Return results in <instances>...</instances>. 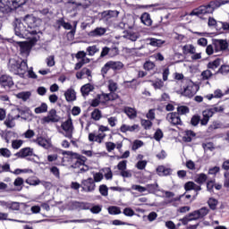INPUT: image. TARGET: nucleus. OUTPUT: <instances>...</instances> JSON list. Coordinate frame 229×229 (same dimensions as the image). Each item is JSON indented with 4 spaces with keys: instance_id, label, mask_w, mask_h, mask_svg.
<instances>
[{
    "instance_id": "53",
    "label": "nucleus",
    "mask_w": 229,
    "mask_h": 229,
    "mask_svg": "<svg viewBox=\"0 0 229 229\" xmlns=\"http://www.w3.org/2000/svg\"><path fill=\"white\" fill-rule=\"evenodd\" d=\"M146 165H148V161L140 160L135 165V167H137V169H139L140 171H143V169H146Z\"/></svg>"
},
{
    "instance_id": "29",
    "label": "nucleus",
    "mask_w": 229,
    "mask_h": 229,
    "mask_svg": "<svg viewBox=\"0 0 229 229\" xmlns=\"http://www.w3.org/2000/svg\"><path fill=\"white\" fill-rule=\"evenodd\" d=\"M140 19L142 24H144L145 26H151V24H153V21L151 20V15H149V13H142Z\"/></svg>"
},
{
    "instance_id": "48",
    "label": "nucleus",
    "mask_w": 229,
    "mask_h": 229,
    "mask_svg": "<svg viewBox=\"0 0 229 229\" xmlns=\"http://www.w3.org/2000/svg\"><path fill=\"white\" fill-rule=\"evenodd\" d=\"M189 112H191V110L187 106H181L177 107V114L179 115H185V114H189Z\"/></svg>"
},
{
    "instance_id": "54",
    "label": "nucleus",
    "mask_w": 229,
    "mask_h": 229,
    "mask_svg": "<svg viewBox=\"0 0 229 229\" xmlns=\"http://www.w3.org/2000/svg\"><path fill=\"white\" fill-rule=\"evenodd\" d=\"M145 71H153L155 69V63L151 61H147L143 64Z\"/></svg>"
},
{
    "instance_id": "20",
    "label": "nucleus",
    "mask_w": 229,
    "mask_h": 229,
    "mask_svg": "<svg viewBox=\"0 0 229 229\" xmlns=\"http://www.w3.org/2000/svg\"><path fill=\"white\" fill-rule=\"evenodd\" d=\"M33 148H23L18 153H16V157L18 158H26V157H33Z\"/></svg>"
},
{
    "instance_id": "26",
    "label": "nucleus",
    "mask_w": 229,
    "mask_h": 229,
    "mask_svg": "<svg viewBox=\"0 0 229 229\" xmlns=\"http://www.w3.org/2000/svg\"><path fill=\"white\" fill-rule=\"evenodd\" d=\"M93 91H94V85L90 83H87L81 88V92L84 98L89 96V94H90V92H93Z\"/></svg>"
},
{
    "instance_id": "14",
    "label": "nucleus",
    "mask_w": 229,
    "mask_h": 229,
    "mask_svg": "<svg viewBox=\"0 0 229 229\" xmlns=\"http://www.w3.org/2000/svg\"><path fill=\"white\" fill-rule=\"evenodd\" d=\"M213 46L216 53L226 51L228 49V41L226 39H214Z\"/></svg>"
},
{
    "instance_id": "57",
    "label": "nucleus",
    "mask_w": 229,
    "mask_h": 229,
    "mask_svg": "<svg viewBox=\"0 0 229 229\" xmlns=\"http://www.w3.org/2000/svg\"><path fill=\"white\" fill-rule=\"evenodd\" d=\"M0 156L4 158H10L12 157V151L8 148H0Z\"/></svg>"
},
{
    "instance_id": "3",
    "label": "nucleus",
    "mask_w": 229,
    "mask_h": 229,
    "mask_svg": "<svg viewBox=\"0 0 229 229\" xmlns=\"http://www.w3.org/2000/svg\"><path fill=\"white\" fill-rule=\"evenodd\" d=\"M8 69L13 74H17L21 78H24V74L28 72V61L11 58L8 63Z\"/></svg>"
},
{
    "instance_id": "24",
    "label": "nucleus",
    "mask_w": 229,
    "mask_h": 229,
    "mask_svg": "<svg viewBox=\"0 0 229 229\" xmlns=\"http://www.w3.org/2000/svg\"><path fill=\"white\" fill-rule=\"evenodd\" d=\"M157 173L158 176H169L171 173H173V170L171 168H167L165 165H159L157 168Z\"/></svg>"
},
{
    "instance_id": "36",
    "label": "nucleus",
    "mask_w": 229,
    "mask_h": 229,
    "mask_svg": "<svg viewBox=\"0 0 229 229\" xmlns=\"http://www.w3.org/2000/svg\"><path fill=\"white\" fill-rule=\"evenodd\" d=\"M124 114L129 116V119H135L137 117V110L131 107H125Z\"/></svg>"
},
{
    "instance_id": "4",
    "label": "nucleus",
    "mask_w": 229,
    "mask_h": 229,
    "mask_svg": "<svg viewBox=\"0 0 229 229\" xmlns=\"http://www.w3.org/2000/svg\"><path fill=\"white\" fill-rule=\"evenodd\" d=\"M26 1L28 0H0V13H4V15H8V13H12L20 6L26 4Z\"/></svg>"
},
{
    "instance_id": "64",
    "label": "nucleus",
    "mask_w": 229,
    "mask_h": 229,
    "mask_svg": "<svg viewBox=\"0 0 229 229\" xmlns=\"http://www.w3.org/2000/svg\"><path fill=\"white\" fill-rule=\"evenodd\" d=\"M218 24H220L221 30H223V31H229V22L218 21Z\"/></svg>"
},
{
    "instance_id": "15",
    "label": "nucleus",
    "mask_w": 229,
    "mask_h": 229,
    "mask_svg": "<svg viewBox=\"0 0 229 229\" xmlns=\"http://www.w3.org/2000/svg\"><path fill=\"white\" fill-rule=\"evenodd\" d=\"M81 185L82 191H84L85 192H93V191H96V182L92 178L83 180Z\"/></svg>"
},
{
    "instance_id": "63",
    "label": "nucleus",
    "mask_w": 229,
    "mask_h": 229,
    "mask_svg": "<svg viewBox=\"0 0 229 229\" xmlns=\"http://www.w3.org/2000/svg\"><path fill=\"white\" fill-rule=\"evenodd\" d=\"M127 38L131 40V42H135L139 38V34L135 32H128Z\"/></svg>"
},
{
    "instance_id": "2",
    "label": "nucleus",
    "mask_w": 229,
    "mask_h": 229,
    "mask_svg": "<svg viewBox=\"0 0 229 229\" xmlns=\"http://www.w3.org/2000/svg\"><path fill=\"white\" fill-rule=\"evenodd\" d=\"M229 0H215L209 2L208 4L200 5L199 7L194 9L191 15H196L197 17H201V15H208L214 13L217 8L225 4H228Z\"/></svg>"
},
{
    "instance_id": "52",
    "label": "nucleus",
    "mask_w": 229,
    "mask_h": 229,
    "mask_svg": "<svg viewBox=\"0 0 229 229\" xmlns=\"http://www.w3.org/2000/svg\"><path fill=\"white\" fill-rule=\"evenodd\" d=\"M108 212L111 216H117V215L121 214V208H119L115 206H113V207L108 208Z\"/></svg>"
},
{
    "instance_id": "61",
    "label": "nucleus",
    "mask_w": 229,
    "mask_h": 229,
    "mask_svg": "<svg viewBox=\"0 0 229 229\" xmlns=\"http://www.w3.org/2000/svg\"><path fill=\"white\" fill-rule=\"evenodd\" d=\"M46 64L47 67H55V55H50L46 58Z\"/></svg>"
},
{
    "instance_id": "46",
    "label": "nucleus",
    "mask_w": 229,
    "mask_h": 229,
    "mask_svg": "<svg viewBox=\"0 0 229 229\" xmlns=\"http://www.w3.org/2000/svg\"><path fill=\"white\" fill-rule=\"evenodd\" d=\"M35 114H45L47 112V104L42 103L40 106H38L34 109Z\"/></svg>"
},
{
    "instance_id": "41",
    "label": "nucleus",
    "mask_w": 229,
    "mask_h": 229,
    "mask_svg": "<svg viewBox=\"0 0 229 229\" xmlns=\"http://www.w3.org/2000/svg\"><path fill=\"white\" fill-rule=\"evenodd\" d=\"M212 76H214V73H212L210 70H205L200 74L202 81H207V80H210Z\"/></svg>"
},
{
    "instance_id": "31",
    "label": "nucleus",
    "mask_w": 229,
    "mask_h": 229,
    "mask_svg": "<svg viewBox=\"0 0 229 229\" xmlns=\"http://www.w3.org/2000/svg\"><path fill=\"white\" fill-rule=\"evenodd\" d=\"M107 89L110 94H115V92H117V89H119V85L114 80H109L107 81Z\"/></svg>"
},
{
    "instance_id": "23",
    "label": "nucleus",
    "mask_w": 229,
    "mask_h": 229,
    "mask_svg": "<svg viewBox=\"0 0 229 229\" xmlns=\"http://www.w3.org/2000/svg\"><path fill=\"white\" fill-rule=\"evenodd\" d=\"M106 33V29L103 27H98L95 30L89 31V37H103Z\"/></svg>"
},
{
    "instance_id": "45",
    "label": "nucleus",
    "mask_w": 229,
    "mask_h": 229,
    "mask_svg": "<svg viewBox=\"0 0 229 229\" xmlns=\"http://www.w3.org/2000/svg\"><path fill=\"white\" fill-rule=\"evenodd\" d=\"M24 184V179L18 177L14 180L13 185L17 187L16 191H22V185Z\"/></svg>"
},
{
    "instance_id": "34",
    "label": "nucleus",
    "mask_w": 229,
    "mask_h": 229,
    "mask_svg": "<svg viewBox=\"0 0 229 229\" xmlns=\"http://www.w3.org/2000/svg\"><path fill=\"white\" fill-rule=\"evenodd\" d=\"M137 128H139V125L134 124V125H126V124H122V126L120 127V131L122 133H126V131H135V130H137Z\"/></svg>"
},
{
    "instance_id": "8",
    "label": "nucleus",
    "mask_w": 229,
    "mask_h": 229,
    "mask_svg": "<svg viewBox=\"0 0 229 229\" xmlns=\"http://www.w3.org/2000/svg\"><path fill=\"white\" fill-rule=\"evenodd\" d=\"M117 17H119V12L117 11H104L102 13V21H104L107 26H112V24L117 21Z\"/></svg>"
},
{
    "instance_id": "32",
    "label": "nucleus",
    "mask_w": 229,
    "mask_h": 229,
    "mask_svg": "<svg viewBox=\"0 0 229 229\" xmlns=\"http://www.w3.org/2000/svg\"><path fill=\"white\" fill-rule=\"evenodd\" d=\"M88 210H89L91 214H99L103 210V206L101 205H94L88 202Z\"/></svg>"
},
{
    "instance_id": "5",
    "label": "nucleus",
    "mask_w": 229,
    "mask_h": 229,
    "mask_svg": "<svg viewBox=\"0 0 229 229\" xmlns=\"http://www.w3.org/2000/svg\"><path fill=\"white\" fill-rule=\"evenodd\" d=\"M58 131L66 139H72V135L74 134V123H72V118L69 117L66 121L63 122Z\"/></svg>"
},
{
    "instance_id": "44",
    "label": "nucleus",
    "mask_w": 229,
    "mask_h": 229,
    "mask_svg": "<svg viewBox=\"0 0 229 229\" xmlns=\"http://www.w3.org/2000/svg\"><path fill=\"white\" fill-rule=\"evenodd\" d=\"M192 137H196V133L192 131H186L183 137L184 142H192Z\"/></svg>"
},
{
    "instance_id": "50",
    "label": "nucleus",
    "mask_w": 229,
    "mask_h": 229,
    "mask_svg": "<svg viewBox=\"0 0 229 229\" xmlns=\"http://www.w3.org/2000/svg\"><path fill=\"white\" fill-rule=\"evenodd\" d=\"M22 144H24V140H13L12 141V148L13 149H19L22 147Z\"/></svg>"
},
{
    "instance_id": "16",
    "label": "nucleus",
    "mask_w": 229,
    "mask_h": 229,
    "mask_svg": "<svg viewBox=\"0 0 229 229\" xmlns=\"http://www.w3.org/2000/svg\"><path fill=\"white\" fill-rule=\"evenodd\" d=\"M106 137V133H96V132H89L88 136V140L90 142H97L98 144H102L103 140Z\"/></svg>"
},
{
    "instance_id": "12",
    "label": "nucleus",
    "mask_w": 229,
    "mask_h": 229,
    "mask_svg": "<svg viewBox=\"0 0 229 229\" xmlns=\"http://www.w3.org/2000/svg\"><path fill=\"white\" fill-rule=\"evenodd\" d=\"M166 120L172 126H182L183 122H182V118L178 113H169L166 115Z\"/></svg>"
},
{
    "instance_id": "27",
    "label": "nucleus",
    "mask_w": 229,
    "mask_h": 229,
    "mask_svg": "<svg viewBox=\"0 0 229 229\" xmlns=\"http://www.w3.org/2000/svg\"><path fill=\"white\" fill-rule=\"evenodd\" d=\"M64 98L68 103L76 101V91H74L72 89H68L64 93Z\"/></svg>"
},
{
    "instance_id": "40",
    "label": "nucleus",
    "mask_w": 229,
    "mask_h": 229,
    "mask_svg": "<svg viewBox=\"0 0 229 229\" xmlns=\"http://www.w3.org/2000/svg\"><path fill=\"white\" fill-rule=\"evenodd\" d=\"M89 56H94V55H96V53H99V47L96 45L88 47L86 49Z\"/></svg>"
},
{
    "instance_id": "42",
    "label": "nucleus",
    "mask_w": 229,
    "mask_h": 229,
    "mask_svg": "<svg viewBox=\"0 0 229 229\" xmlns=\"http://www.w3.org/2000/svg\"><path fill=\"white\" fill-rule=\"evenodd\" d=\"M18 99H22V101H28L29 98H31V92L30 91H22L16 95Z\"/></svg>"
},
{
    "instance_id": "10",
    "label": "nucleus",
    "mask_w": 229,
    "mask_h": 229,
    "mask_svg": "<svg viewBox=\"0 0 229 229\" xmlns=\"http://www.w3.org/2000/svg\"><path fill=\"white\" fill-rule=\"evenodd\" d=\"M198 90H199V87L190 81H188L187 86L184 88L182 94L183 96H186V98H192V96H195Z\"/></svg>"
},
{
    "instance_id": "33",
    "label": "nucleus",
    "mask_w": 229,
    "mask_h": 229,
    "mask_svg": "<svg viewBox=\"0 0 229 229\" xmlns=\"http://www.w3.org/2000/svg\"><path fill=\"white\" fill-rule=\"evenodd\" d=\"M207 180H208V176L204 173L199 174L195 176V182L196 183H199V185H203Z\"/></svg>"
},
{
    "instance_id": "58",
    "label": "nucleus",
    "mask_w": 229,
    "mask_h": 229,
    "mask_svg": "<svg viewBox=\"0 0 229 229\" xmlns=\"http://www.w3.org/2000/svg\"><path fill=\"white\" fill-rule=\"evenodd\" d=\"M103 171L105 173L104 176L106 180H112V178H114V174H112L110 167L104 168Z\"/></svg>"
},
{
    "instance_id": "18",
    "label": "nucleus",
    "mask_w": 229,
    "mask_h": 229,
    "mask_svg": "<svg viewBox=\"0 0 229 229\" xmlns=\"http://www.w3.org/2000/svg\"><path fill=\"white\" fill-rule=\"evenodd\" d=\"M0 85L4 89H6V87L12 89V87H13V79H12L10 75H2L0 77Z\"/></svg>"
},
{
    "instance_id": "62",
    "label": "nucleus",
    "mask_w": 229,
    "mask_h": 229,
    "mask_svg": "<svg viewBox=\"0 0 229 229\" xmlns=\"http://www.w3.org/2000/svg\"><path fill=\"white\" fill-rule=\"evenodd\" d=\"M229 72V66L228 65H222L218 71L216 72V74H228Z\"/></svg>"
},
{
    "instance_id": "49",
    "label": "nucleus",
    "mask_w": 229,
    "mask_h": 229,
    "mask_svg": "<svg viewBox=\"0 0 229 229\" xmlns=\"http://www.w3.org/2000/svg\"><path fill=\"white\" fill-rule=\"evenodd\" d=\"M201 123V116L199 114H194L191 119V126H198Z\"/></svg>"
},
{
    "instance_id": "60",
    "label": "nucleus",
    "mask_w": 229,
    "mask_h": 229,
    "mask_svg": "<svg viewBox=\"0 0 229 229\" xmlns=\"http://www.w3.org/2000/svg\"><path fill=\"white\" fill-rule=\"evenodd\" d=\"M119 55V48L117 47H109V56L114 58V56H117Z\"/></svg>"
},
{
    "instance_id": "22",
    "label": "nucleus",
    "mask_w": 229,
    "mask_h": 229,
    "mask_svg": "<svg viewBox=\"0 0 229 229\" xmlns=\"http://www.w3.org/2000/svg\"><path fill=\"white\" fill-rule=\"evenodd\" d=\"M147 42L148 46H152V47H162L164 44H165V40L157 39L155 38H147Z\"/></svg>"
},
{
    "instance_id": "28",
    "label": "nucleus",
    "mask_w": 229,
    "mask_h": 229,
    "mask_svg": "<svg viewBox=\"0 0 229 229\" xmlns=\"http://www.w3.org/2000/svg\"><path fill=\"white\" fill-rule=\"evenodd\" d=\"M72 205L75 210H89V202L73 201Z\"/></svg>"
},
{
    "instance_id": "11",
    "label": "nucleus",
    "mask_w": 229,
    "mask_h": 229,
    "mask_svg": "<svg viewBox=\"0 0 229 229\" xmlns=\"http://www.w3.org/2000/svg\"><path fill=\"white\" fill-rule=\"evenodd\" d=\"M60 116L56 114L55 109H51L47 116H44L41 120L43 124H49V123H58Z\"/></svg>"
},
{
    "instance_id": "19",
    "label": "nucleus",
    "mask_w": 229,
    "mask_h": 229,
    "mask_svg": "<svg viewBox=\"0 0 229 229\" xmlns=\"http://www.w3.org/2000/svg\"><path fill=\"white\" fill-rule=\"evenodd\" d=\"M19 117H21V115L19 114L15 115V111H13L11 114L7 115V118L4 121L5 126L7 128H13V126H15V123H13V121H15V119H19Z\"/></svg>"
},
{
    "instance_id": "38",
    "label": "nucleus",
    "mask_w": 229,
    "mask_h": 229,
    "mask_svg": "<svg viewBox=\"0 0 229 229\" xmlns=\"http://www.w3.org/2000/svg\"><path fill=\"white\" fill-rule=\"evenodd\" d=\"M208 205L211 210H216L217 208V205H219V201L217 199L209 198L208 199Z\"/></svg>"
},
{
    "instance_id": "39",
    "label": "nucleus",
    "mask_w": 229,
    "mask_h": 229,
    "mask_svg": "<svg viewBox=\"0 0 229 229\" xmlns=\"http://www.w3.org/2000/svg\"><path fill=\"white\" fill-rule=\"evenodd\" d=\"M211 128H212V130H225L226 128H229V124L225 125L221 122L215 121L211 124Z\"/></svg>"
},
{
    "instance_id": "6",
    "label": "nucleus",
    "mask_w": 229,
    "mask_h": 229,
    "mask_svg": "<svg viewBox=\"0 0 229 229\" xmlns=\"http://www.w3.org/2000/svg\"><path fill=\"white\" fill-rule=\"evenodd\" d=\"M85 162H87V157L77 154V156L72 158V167L73 169H79L77 173H87V171H89V165H85Z\"/></svg>"
},
{
    "instance_id": "30",
    "label": "nucleus",
    "mask_w": 229,
    "mask_h": 229,
    "mask_svg": "<svg viewBox=\"0 0 229 229\" xmlns=\"http://www.w3.org/2000/svg\"><path fill=\"white\" fill-rule=\"evenodd\" d=\"M108 64L113 71H121L124 67V64L120 61H108Z\"/></svg>"
},
{
    "instance_id": "25",
    "label": "nucleus",
    "mask_w": 229,
    "mask_h": 229,
    "mask_svg": "<svg viewBox=\"0 0 229 229\" xmlns=\"http://www.w3.org/2000/svg\"><path fill=\"white\" fill-rule=\"evenodd\" d=\"M225 97V94L223 92V90H221L220 89H217L214 91L213 94H208L206 96L207 99H208V101H211V99H221V98Z\"/></svg>"
},
{
    "instance_id": "43",
    "label": "nucleus",
    "mask_w": 229,
    "mask_h": 229,
    "mask_svg": "<svg viewBox=\"0 0 229 229\" xmlns=\"http://www.w3.org/2000/svg\"><path fill=\"white\" fill-rule=\"evenodd\" d=\"M145 189H147L149 194H155V192H157L158 191V183L156 182L154 184H147Z\"/></svg>"
},
{
    "instance_id": "47",
    "label": "nucleus",
    "mask_w": 229,
    "mask_h": 229,
    "mask_svg": "<svg viewBox=\"0 0 229 229\" xmlns=\"http://www.w3.org/2000/svg\"><path fill=\"white\" fill-rule=\"evenodd\" d=\"M197 212L199 214V217L200 219H203V217H205V216L208 215V212H210V209H208V208H207V207H203V208L198 209Z\"/></svg>"
},
{
    "instance_id": "55",
    "label": "nucleus",
    "mask_w": 229,
    "mask_h": 229,
    "mask_svg": "<svg viewBox=\"0 0 229 229\" xmlns=\"http://www.w3.org/2000/svg\"><path fill=\"white\" fill-rule=\"evenodd\" d=\"M152 87H154V89H161L164 88V82L162 80H157L155 81H152Z\"/></svg>"
},
{
    "instance_id": "21",
    "label": "nucleus",
    "mask_w": 229,
    "mask_h": 229,
    "mask_svg": "<svg viewBox=\"0 0 229 229\" xmlns=\"http://www.w3.org/2000/svg\"><path fill=\"white\" fill-rule=\"evenodd\" d=\"M72 3L76 6H81L84 10H87V8H90V6L92 5V0H72Z\"/></svg>"
},
{
    "instance_id": "56",
    "label": "nucleus",
    "mask_w": 229,
    "mask_h": 229,
    "mask_svg": "<svg viewBox=\"0 0 229 229\" xmlns=\"http://www.w3.org/2000/svg\"><path fill=\"white\" fill-rule=\"evenodd\" d=\"M25 183H28V185L37 186L40 185V180L39 179H33V178H28L25 181Z\"/></svg>"
},
{
    "instance_id": "59",
    "label": "nucleus",
    "mask_w": 229,
    "mask_h": 229,
    "mask_svg": "<svg viewBox=\"0 0 229 229\" xmlns=\"http://www.w3.org/2000/svg\"><path fill=\"white\" fill-rule=\"evenodd\" d=\"M117 117L116 116H111L107 118V123L111 128H115L117 126Z\"/></svg>"
},
{
    "instance_id": "13",
    "label": "nucleus",
    "mask_w": 229,
    "mask_h": 229,
    "mask_svg": "<svg viewBox=\"0 0 229 229\" xmlns=\"http://www.w3.org/2000/svg\"><path fill=\"white\" fill-rule=\"evenodd\" d=\"M119 98L116 93H102L98 94V99H100V105H106L108 101H115Z\"/></svg>"
},
{
    "instance_id": "35",
    "label": "nucleus",
    "mask_w": 229,
    "mask_h": 229,
    "mask_svg": "<svg viewBox=\"0 0 229 229\" xmlns=\"http://www.w3.org/2000/svg\"><path fill=\"white\" fill-rule=\"evenodd\" d=\"M183 55H194L196 53V47L193 45H185L182 47Z\"/></svg>"
},
{
    "instance_id": "1",
    "label": "nucleus",
    "mask_w": 229,
    "mask_h": 229,
    "mask_svg": "<svg viewBox=\"0 0 229 229\" xmlns=\"http://www.w3.org/2000/svg\"><path fill=\"white\" fill-rule=\"evenodd\" d=\"M24 23L19 19H15L13 22L14 33L19 38H27L32 44L38 42V33H40V26H42V20L33 16V14H27L23 19ZM27 26V27H26Z\"/></svg>"
},
{
    "instance_id": "9",
    "label": "nucleus",
    "mask_w": 229,
    "mask_h": 229,
    "mask_svg": "<svg viewBox=\"0 0 229 229\" xmlns=\"http://www.w3.org/2000/svg\"><path fill=\"white\" fill-rule=\"evenodd\" d=\"M185 194L179 195L174 197V192L172 191H165V198L167 199L165 200V205H172V207H178L177 201H182V198H183Z\"/></svg>"
},
{
    "instance_id": "17",
    "label": "nucleus",
    "mask_w": 229,
    "mask_h": 229,
    "mask_svg": "<svg viewBox=\"0 0 229 229\" xmlns=\"http://www.w3.org/2000/svg\"><path fill=\"white\" fill-rule=\"evenodd\" d=\"M214 116V112L211 108L206 109L202 112V119L200 121L201 126H207L208 124V121H210V118Z\"/></svg>"
},
{
    "instance_id": "7",
    "label": "nucleus",
    "mask_w": 229,
    "mask_h": 229,
    "mask_svg": "<svg viewBox=\"0 0 229 229\" xmlns=\"http://www.w3.org/2000/svg\"><path fill=\"white\" fill-rule=\"evenodd\" d=\"M16 44L18 45L20 55L26 57L30 56L31 47L35 46V43L31 42V39H29V41H17Z\"/></svg>"
},
{
    "instance_id": "51",
    "label": "nucleus",
    "mask_w": 229,
    "mask_h": 229,
    "mask_svg": "<svg viewBox=\"0 0 229 229\" xmlns=\"http://www.w3.org/2000/svg\"><path fill=\"white\" fill-rule=\"evenodd\" d=\"M101 196H104L105 198H106V196H108V186H106V184H101L99 186L98 189Z\"/></svg>"
},
{
    "instance_id": "37",
    "label": "nucleus",
    "mask_w": 229,
    "mask_h": 229,
    "mask_svg": "<svg viewBox=\"0 0 229 229\" xmlns=\"http://www.w3.org/2000/svg\"><path fill=\"white\" fill-rule=\"evenodd\" d=\"M102 117L103 114L101 113V110L98 108L94 109L91 113V119H93V121H100Z\"/></svg>"
}]
</instances>
